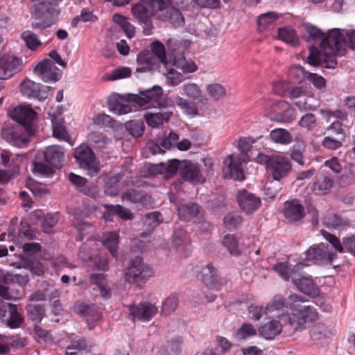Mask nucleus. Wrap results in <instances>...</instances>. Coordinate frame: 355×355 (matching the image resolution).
<instances>
[{
	"mask_svg": "<svg viewBox=\"0 0 355 355\" xmlns=\"http://www.w3.org/2000/svg\"><path fill=\"white\" fill-rule=\"evenodd\" d=\"M345 41L340 29L333 28L328 32L320 44V49L309 47L308 63L312 66L322 65L335 69L337 66L336 55L342 56L345 52Z\"/></svg>",
	"mask_w": 355,
	"mask_h": 355,
	"instance_id": "nucleus-1",
	"label": "nucleus"
},
{
	"mask_svg": "<svg viewBox=\"0 0 355 355\" xmlns=\"http://www.w3.org/2000/svg\"><path fill=\"white\" fill-rule=\"evenodd\" d=\"M304 302V297L297 294L291 295L288 297V304L292 311L288 316V322L295 330H300L306 322L318 318L317 311L313 307L299 304Z\"/></svg>",
	"mask_w": 355,
	"mask_h": 355,
	"instance_id": "nucleus-2",
	"label": "nucleus"
},
{
	"mask_svg": "<svg viewBox=\"0 0 355 355\" xmlns=\"http://www.w3.org/2000/svg\"><path fill=\"white\" fill-rule=\"evenodd\" d=\"M9 116L17 121L29 134H35L37 119V112L28 105H21L9 112Z\"/></svg>",
	"mask_w": 355,
	"mask_h": 355,
	"instance_id": "nucleus-3",
	"label": "nucleus"
},
{
	"mask_svg": "<svg viewBox=\"0 0 355 355\" xmlns=\"http://www.w3.org/2000/svg\"><path fill=\"white\" fill-rule=\"evenodd\" d=\"M40 7L37 10L43 13L38 21L35 22L33 26L35 28L44 29L50 27L56 21L59 14L57 5L61 0H33Z\"/></svg>",
	"mask_w": 355,
	"mask_h": 355,
	"instance_id": "nucleus-4",
	"label": "nucleus"
},
{
	"mask_svg": "<svg viewBox=\"0 0 355 355\" xmlns=\"http://www.w3.org/2000/svg\"><path fill=\"white\" fill-rule=\"evenodd\" d=\"M74 157L89 175L94 176L100 171L99 162L88 146L81 144L78 146L74 151Z\"/></svg>",
	"mask_w": 355,
	"mask_h": 355,
	"instance_id": "nucleus-5",
	"label": "nucleus"
},
{
	"mask_svg": "<svg viewBox=\"0 0 355 355\" xmlns=\"http://www.w3.org/2000/svg\"><path fill=\"white\" fill-rule=\"evenodd\" d=\"M163 96V89L159 85L139 91L137 94H130L129 101L136 105L148 109L155 107L157 101Z\"/></svg>",
	"mask_w": 355,
	"mask_h": 355,
	"instance_id": "nucleus-6",
	"label": "nucleus"
},
{
	"mask_svg": "<svg viewBox=\"0 0 355 355\" xmlns=\"http://www.w3.org/2000/svg\"><path fill=\"white\" fill-rule=\"evenodd\" d=\"M248 161V159L237 154L228 155L224 160V175L235 180H243L245 179L244 164Z\"/></svg>",
	"mask_w": 355,
	"mask_h": 355,
	"instance_id": "nucleus-7",
	"label": "nucleus"
},
{
	"mask_svg": "<svg viewBox=\"0 0 355 355\" xmlns=\"http://www.w3.org/2000/svg\"><path fill=\"white\" fill-rule=\"evenodd\" d=\"M292 171V164L288 157L279 155L271 156L268 173L274 180L279 182L286 178Z\"/></svg>",
	"mask_w": 355,
	"mask_h": 355,
	"instance_id": "nucleus-8",
	"label": "nucleus"
},
{
	"mask_svg": "<svg viewBox=\"0 0 355 355\" xmlns=\"http://www.w3.org/2000/svg\"><path fill=\"white\" fill-rule=\"evenodd\" d=\"M34 134H29L21 125L8 126L3 128L2 137L12 145L22 148L29 141V138Z\"/></svg>",
	"mask_w": 355,
	"mask_h": 355,
	"instance_id": "nucleus-9",
	"label": "nucleus"
},
{
	"mask_svg": "<svg viewBox=\"0 0 355 355\" xmlns=\"http://www.w3.org/2000/svg\"><path fill=\"white\" fill-rule=\"evenodd\" d=\"M152 275V269L139 258L134 259L125 272V281L129 283L134 282L139 279H145Z\"/></svg>",
	"mask_w": 355,
	"mask_h": 355,
	"instance_id": "nucleus-10",
	"label": "nucleus"
},
{
	"mask_svg": "<svg viewBox=\"0 0 355 355\" xmlns=\"http://www.w3.org/2000/svg\"><path fill=\"white\" fill-rule=\"evenodd\" d=\"M23 67V62L18 58L6 54L0 58V79L6 80L19 73Z\"/></svg>",
	"mask_w": 355,
	"mask_h": 355,
	"instance_id": "nucleus-11",
	"label": "nucleus"
},
{
	"mask_svg": "<svg viewBox=\"0 0 355 355\" xmlns=\"http://www.w3.org/2000/svg\"><path fill=\"white\" fill-rule=\"evenodd\" d=\"M34 72L44 83L56 82L61 76L59 69L48 59L40 62L34 68Z\"/></svg>",
	"mask_w": 355,
	"mask_h": 355,
	"instance_id": "nucleus-12",
	"label": "nucleus"
},
{
	"mask_svg": "<svg viewBox=\"0 0 355 355\" xmlns=\"http://www.w3.org/2000/svg\"><path fill=\"white\" fill-rule=\"evenodd\" d=\"M336 257V253L331 251L329 245L323 243L311 246L306 252L308 260L320 261L330 264Z\"/></svg>",
	"mask_w": 355,
	"mask_h": 355,
	"instance_id": "nucleus-13",
	"label": "nucleus"
},
{
	"mask_svg": "<svg viewBox=\"0 0 355 355\" xmlns=\"http://www.w3.org/2000/svg\"><path fill=\"white\" fill-rule=\"evenodd\" d=\"M292 282L300 291L306 295L314 297L319 295V288L309 275L294 273L292 276Z\"/></svg>",
	"mask_w": 355,
	"mask_h": 355,
	"instance_id": "nucleus-14",
	"label": "nucleus"
},
{
	"mask_svg": "<svg viewBox=\"0 0 355 355\" xmlns=\"http://www.w3.org/2000/svg\"><path fill=\"white\" fill-rule=\"evenodd\" d=\"M180 174L183 179L191 182L193 184L203 183L205 181L199 166L189 160L182 162Z\"/></svg>",
	"mask_w": 355,
	"mask_h": 355,
	"instance_id": "nucleus-15",
	"label": "nucleus"
},
{
	"mask_svg": "<svg viewBox=\"0 0 355 355\" xmlns=\"http://www.w3.org/2000/svg\"><path fill=\"white\" fill-rule=\"evenodd\" d=\"M148 5L146 3H138L132 6V11L134 17L144 25V28L146 31V34L150 33L153 29L151 17L153 14L148 8Z\"/></svg>",
	"mask_w": 355,
	"mask_h": 355,
	"instance_id": "nucleus-16",
	"label": "nucleus"
},
{
	"mask_svg": "<svg viewBox=\"0 0 355 355\" xmlns=\"http://www.w3.org/2000/svg\"><path fill=\"white\" fill-rule=\"evenodd\" d=\"M129 309L133 320L141 321L150 320L158 311L156 306L149 302L140 303L137 306L130 305Z\"/></svg>",
	"mask_w": 355,
	"mask_h": 355,
	"instance_id": "nucleus-17",
	"label": "nucleus"
},
{
	"mask_svg": "<svg viewBox=\"0 0 355 355\" xmlns=\"http://www.w3.org/2000/svg\"><path fill=\"white\" fill-rule=\"evenodd\" d=\"M283 213L284 217L290 222L300 221L305 215L304 206L297 199L286 201Z\"/></svg>",
	"mask_w": 355,
	"mask_h": 355,
	"instance_id": "nucleus-18",
	"label": "nucleus"
},
{
	"mask_svg": "<svg viewBox=\"0 0 355 355\" xmlns=\"http://www.w3.org/2000/svg\"><path fill=\"white\" fill-rule=\"evenodd\" d=\"M237 201L242 210L248 214L254 212L261 205L259 198L244 190L239 192Z\"/></svg>",
	"mask_w": 355,
	"mask_h": 355,
	"instance_id": "nucleus-19",
	"label": "nucleus"
},
{
	"mask_svg": "<svg viewBox=\"0 0 355 355\" xmlns=\"http://www.w3.org/2000/svg\"><path fill=\"white\" fill-rule=\"evenodd\" d=\"M21 93L28 98H35L40 101L47 98V93L41 89V85L30 79H25L20 84Z\"/></svg>",
	"mask_w": 355,
	"mask_h": 355,
	"instance_id": "nucleus-20",
	"label": "nucleus"
},
{
	"mask_svg": "<svg viewBox=\"0 0 355 355\" xmlns=\"http://www.w3.org/2000/svg\"><path fill=\"white\" fill-rule=\"evenodd\" d=\"M156 59L153 53L149 51L140 52L137 57L136 73L150 72L157 67Z\"/></svg>",
	"mask_w": 355,
	"mask_h": 355,
	"instance_id": "nucleus-21",
	"label": "nucleus"
},
{
	"mask_svg": "<svg viewBox=\"0 0 355 355\" xmlns=\"http://www.w3.org/2000/svg\"><path fill=\"white\" fill-rule=\"evenodd\" d=\"M46 161L53 166L60 167L64 160V151L60 146L53 145L46 148L44 152Z\"/></svg>",
	"mask_w": 355,
	"mask_h": 355,
	"instance_id": "nucleus-22",
	"label": "nucleus"
},
{
	"mask_svg": "<svg viewBox=\"0 0 355 355\" xmlns=\"http://www.w3.org/2000/svg\"><path fill=\"white\" fill-rule=\"evenodd\" d=\"M282 327L279 321L273 320L259 327L260 336L266 340H272L282 332Z\"/></svg>",
	"mask_w": 355,
	"mask_h": 355,
	"instance_id": "nucleus-23",
	"label": "nucleus"
},
{
	"mask_svg": "<svg viewBox=\"0 0 355 355\" xmlns=\"http://www.w3.org/2000/svg\"><path fill=\"white\" fill-rule=\"evenodd\" d=\"M333 181L325 175H318L315 177L314 182L311 185V190L316 194L322 195L327 193L333 186Z\"/></svg>",
	"mask_w": 355,
	"mask_h": 355,
	"instance_id": "nucleus-24",
	"label": "nucleus"
},
{
	"mask_svg": "<svg viewBox=\"0 0 355 355\" xmlns=\"http://www.w3.org/2000/svg\"><path fill=\"white\" fill-rule=\"evenodd\" d=\"M172 114V111L157 113L148 112L144 114V119L148 125L152 128H157L164 122L168 121Z\"/></svg>",
	"mask_w": 355,
	"mask_h": 355,
	"instance_id": "nucleus-25",
	"label": "nucleus"
},
{
	"mask_svg": "<svg viewBox=\"0 0 355 355\" xmlns=\"http://www.w3.org/2000/svg\"><path fill=\"white\" fill-rule=\"evenodd\" d=\"M200 279L207 286H214L217 280L216 269L211 263L202 266L200 270Z\"/></svg>",
	"mask_w": 355,
	"mask_h": 355,
	"instance_id": "nucleus-26",
	"label": "nucleus"
},
{
	"mask_svg": "<svg viewBox=\"0 0 355 355\" xmlns=\"http://www.w3.org/2000/svg\"><path fill=\"white\" fill-rule=\"evenodd\" d=\"M301 264H297L292 266L288 262H279L276 263L273 268L285 281H288L294 273H297V270L300 268Z\"/></svg>",
	"mask_w": 355,
	"mask_h": 355,
	"instance_id": "nucleus-27",
	"label": "nucleus"
},
{
	"mask_svg": "<svg viewBox=\"0 0 355 355\" xmlns=\"http://www.w3.org/2000/svg\"><path fill=\"white\" fill-rule=\"evenodd\" d=\"M92 284L96 285L100 291L101 296L103 299H108L111 297V290L107 286V281L102 274H92L89 276Z\"/></svg>",
	"mask_w": 355,
	"mask_h": 355,
	"instance_id": "nucleus-28",
	"label": "nucleus"
},
{
	"mask_svg": "<svg viewBox=\"0 0 355 355\" xmlns=\"http://www.w3.org/2000/svg\"><path fill=\"white\" fill-rule=\"evenodd\" d=\"M178 214L184 220H191L197 216L199 213V207L196 203H188L178 207Z\"/></svg>",
	"mask_w": 355,
	"mask_h": 355,
	"instance_id": "nucleus-29",
	"label": "nucleus"
},
{
	"mask_svg": "<svg viewBox=\"0 0 355 355\" xmlns=\"http://www.w3.org/2000/svg\"><path fill=\"white\" fill-rule=\"evenodd\" d=\"M89 144L96 150H101L105 148L108 144L109 139L101 132L93 131L87 136Z\"/></svg>",
	"mask_w": 355,
	"mask_h": 355,
	"instance_id": "nucleus-30",
	"label": "nucleus"
},
{
	"mask_svg": "<svg viewBox=\"0 0 355 355\" xmlns=\"http://www.w3.org/2000/svg\"><path fill=\"white\" fill-rule=\"evenodd\" d=\"M270 139L272 142L282 145H288L293 141L291 133L284 128H275L271 130Z\"/></svg>",
	"mask_w": 355,
	"mask_h": 355,
	"instance_id": "nucleus-31",
	"label": "nucleus"
},
{
	"mask_svg": "<svg viewBox=\"0 0 355 355\" xmlns=\"http://www.w3.org/2000/svg\"><path fill=\"white\" fill-rule=\"evenodd\" d=\"M287 306L285 305L284 299L280 295H276L274 297L271 303L266 306L265 313L267 311L274 312L277 311L281 313L274 314L272 316H276L281 318L282 316L284 315L285 312L287 311Z\"/></svg>",
	"mask_w": 355,
	"mask_h": 355,
	"instance_id": "nucleus-32",
	"label": "nucleus"
},
{
	"mask_svg": "<svg viewBox=\"0 0 355 355\" xmlns=\"http://www.w3.org/2000/svg\"><path fill=\"white\" fill-rule=\"evenodd\" d=\"M294 72H300L303 75V77L311 82L314 87L318 89H322L325 87L326 81L323 77L318 75L317 73H313L308 72L304 70L302 67H297L294 70Z\"/></svg>",
	"mask_w": 355,
	"mask_h": 355,
	"instance_id": "nucleus-33",
	"label": "nucleus"
},
{
	"mask_svg": "<svg viewBox=\"0 0 355 355\" xmlns=\"http://www.w3.org/2000/svg\"><path fill=\"white\" fill-rule=\"evenodd\" d=\"M182 165V162H179L177 159H171L169 160L167 164L164 163H160L159 164L155 165V169L158 172L162 173L163 171H165L166 173V178L173 175L176 173L178 169L180 170V166Z\"/></svg>",
	"mask_w": 355,
	"mask_h": 355,
	"instance_id": "nucleus-34",
	"label": "nucleus"
},
{
	"mask_svg": "<svg viewBox=\"0 0 355 355\" xmlns=\"http://www.w3.org/2000/svg\"><path fill=\"white\" fill-rule=\"evenodd\" d=\"M103 244L106 246L112 255L117 256V247L119 243V235L116 232H107L102 239Z\"/></svg>",
	"mask_w": 355,
	"mask_h": 355,
	"instance_id": "nucleus-35",
	"label": "nucleus"
},
{
	"mask_svg": "<svg viewBox=\"0 0 355 355\" xmlns=\"http://www.w3.org/2000/svg\"><path fill=\"white\" fill-rule=\"evenodd\" d=\"M165 18L173 27H181L184 24V18L181 12L175 8L166 10Z\"/></svg>",
	"mask_w": 355,
	"mask_h": 355,
	"instance_id": "nucleus-36",
	"label": "nucleus"
},
{
	"mask_svg": "<svg viewBox=\"0 0 355 355\" xmlns=\"http://www.w3.org/2000/svg\"><path fill=\"white\" fill-rule=\"evenodd\" d=\"M176 105L183 111L184 113L191 116L198 114V110L196 105L189 100L180 96L175 98Z\"/></svg>",
	"mask_w": 355,
	"mask_h": 355,
	"instance_id": "nucleus-37",
	"label": "nucleus"
},
{
	"mask_svg": "<svg viewBox=\"0 0 355 355\" xmlns=\"http://www.w3.org/2000/svg\"><path fill=\"white\" fill-rule=\"evenodd\" d=\"M9 318L7 319V324L12 329L18 328L24 322V318L17 311L15 304H9Z\"/></svg>",
	"mask_w": 355,
	"mask_h": 355,
	"instance_id": "nucleus-38",
	"label": "nucleus"
},
{
	"mask_svg": "<svg viewBox=\"0 0 355 355\" xmlns=\"http://www.w3.org/2000/svg\"><path fill=\"white\" fill-rule=\"evenodd\" d=\"M277 19V14L275 12L263 13L257 18V26L259 32H263L272 25Z\"/></svg>",
	"mask_w": 355,
	"mask_h": 355,
	"instance_id": "nucleus-39",
	"label": "nucleus"
},
{
	"mask_svg": "<svg viewBox=\"0 0 355 355\" xmlns=\"http://www.w3.org/2000/svg\"><path fill=\"white\" fill-rule=\"evenodd\" d=\"M279 38L292 46L298 44V38L294 29L291 27L279 28Z\"/></svg>",
	"mask_w": 355,
	"mask_h": 355,
	"instance_id": "nucleus-40",
	"label": "nucleus"
},
{
	"mask_svg": "<svg viewBox=\"0 0 355 355\" xmlns=\"http://www.w3.org/2000/svg\"><path fill=\"white\" fill-rule=\"evenodd\" d=\"M73 311L75 313L85 317L88 311L94 312L95 313L94 319L101 317V313L94 304H87L81 301H78L74 304Z\"/></svg>",
	"mask_w": 355,
	"mask_h": 355,
	"instance_id": "nucleus-41",
	"label": "nucleus"
},
{
	"mask_svg": "<svg viewBox=\"0 0 355 355\" xmlns=\"http://www.w3.org/2000/svg\"><path fill=\"white\" fill-rule=\"evenodd\" d=\"M150 53H153V56L157 58L156 62L157 64L160 62L164 66L167 65L165 48L160 42L156 41L151 44V51Z\"/></svg>",
	"mask_w": 355,
	"mask_h": 355,
	"instance_id": "nucleus-42",
	"label": "nucleus"
},
{
	"mask_svg": "<svg viewBox=\"0 0 355 355\" xmlns=\"http://www.w3.org/2000/svg\"><path fill=\"white\" fill-rule=\"evenodd\" d=\"M165 71L162 73L166 76V82L170 86H175L183 80V76L181 73L172 68H168L166 65L164 66Z\"/></svg>",
	"mask_w": 355,
	"mask_h": 355,
	"instance_id": "nucleus-43",
	"label": "nucleus"
},
{
	"mask_svg": "<svg viewBox=\"0 0 355 355\" xmlns=\"http://www.w3.org/2000/svg\"><path fill=\"white\" fill-rule=\"evenodd\" d=\"M21 38L25 42L28 48L32 51L37 50L42 45V42L37 35L31 31L23 32L21 33Z\"/></svg>",
	"mask_w": 355,
	"mask_h": 355,
	"instance_id": "nucleus-44",
	"label": "nucleus"
},
{
	"mask_svg": "<svg viewBox=\"0 0 355 355\" xmlns=\"http://www.w3.org/2000/svg\"><path fill=\"white\" fill-rule=\"evenodd\" d=\"M222 243L231 254L239 255L241 253L238 241L234 234L225 235L223 237Z\"/></svg>",
	"mask_w": 355,
	"mask_h": 355,
	"instance_id": "nucleus-45",
	"label": "nucleus"
},
{
	"mask_svg": "<svg viewBox=\"0 0 355 355\" xmlns=\"http://www.w3.org/2000/svg\"><path fill=\"white\" fill-rule=\"evenodd\" d=\"M311 337L315 344H324L327 338L326 328L323 325L313 326L311 330Z\"/></svg>",
	"mask_w": 355,
	"mask_h": 355,
	"instance_id": "nucleus-46",
	"label": "nucleus"
},
{
	"mask_svg": "<svg viewBox=\"0 0 355 355\" xmlns=\"http://www.w3.org/2000/svg\"><path fill=\"white\" fill-rule=\"evenodd\" d=\"M51 123L53 137L60 140L69 141L70 137L62 125L63 121H55V119H53V122Z\"/></svg>",
	"mask_w": 355,
	"mask_h": 355,
	"instance_id": "nucleus-47",
	"label": "nucleus"
},
{
	"mask_svg": "<svg viewBox=\"0 0 355 355\" xmlns=\"http://www.w3.org/2000/svg\"><path fill=\"white\" fill-rule=\"evenodd\" d=\"M184 94L192 100H198L202 96V92L198 85L194 83H187L183 85Z\"/></svg>",
	"mask_w": 355,
	"mask_h": 355,
	"instance_id": "nucleus-48",
	"label": "nucleus"
},
{
	"mask_svg": "<svg viewBox=\"0 0 355 355\" xmlns=\"http://www.w3.org/2000/svg\"><path fill=\"white\" fill-rule=\"evenodd\" d=\"M179 304V300L176 295L171 294L162 304L161 313L164 315H168L174 311Z\"/></svg>",
	"mask_w": 355,
	"mask_h": 355,
	"instance_id": "nucleus-49",
	"label": "nucleus"
},
{
	"mask_svg": "<svg viewBox=\"0 0 355 355\" xmlns=\"http://www.w3.org/2000/svg\"><path fill=\"white\" fill-rule=\"evenodd\" d=\"M355 182V166L349 165L346 167L344 173L340 178V184L342 187H347Z\"/></svg>",
	"mask_w": 355,
	"mask_h": 355,
	"instance_id": "nucleus-50",
	"label": "nucleus"
},
{
	"mask_svg": "<svg viewBox=\"0 0 355 355\" xmlns=\"http://www.w3.org/2000/svg\"><path fill=\"white\" fill-rule=\"evenodd\" d=\"M254 142V140L251 137L240 138L237 143V148L240 152V153L238 155L249 159L248 153L251 149L252 145Z\"/></svg>",
	"mask_w": 355,
	"mask_h": 355,
	"instance_id": "nucleus-51",
	"label": "nucleus"
},
{
	"mask_svg": "<svg viewBox=\"0 0 355 355\" xmlns=\"http://www.w3.org/2000/svg\"><path fill=\"white\" fill-rule=\"evenodd\" d=\"M321 235L331 245L336 252L343 253L344 252L343 242L341 243L338 237L324 230L320 231Z\"/></svg>",
	"mask_w": 355,
	"mask_h": 355,
	"instance_id": "nucleus-52",
	"label": "nucleus"
},
{
	"mask_svg": "<svg viewBox=\"0 0 355 355\" xmlns=\"http://www.w3.org/2000/svg\"><path fill=\"white\" fill-rule=\"evenodd\" d=\"M243 221L242 216L235 212L227 214L223 219L225 226L230 230L236 228Z\"/></svg>",
	"mask_w": 355,
	"mask_h": 355,
	"instance_id": "nucleus-53",
	"label": "nucleus"
},
{
	"mask_svg": "<svg viewBox=\"0 0 355 355\" xmlns=\"http://www.w3.org/2000/svg\"><path fill=\"white\" fill-rule=\"evenodd\" d=\"M207 92L209 96L214 100H219L225 95V89L218 83H213L207 85Z\"/></svg>",
	"mask_w": 355,
	"mask_h": 355,
	"instance_id": "nucleus-54",
	"label": "nucleus"
},
{
	"mask_svg": "<svg viewBox=\"0 0 355 355\" xmlns=\"http://www.w3.org/2000/svg\"><path fill=\"white\" fill-rule=\"evenodd\" d=\"M28 313L32 320L41 321L44 315V306L28 304L26 306Z\"/></svg>",
	"mask_w": 355,
	"mask_h": 355,
	"instance_id": "nucleus-55",
	"label": "nucleus"
},
{
	"mask_svg": "<svg viewBox=\"0 0 355 355\" xmlns=\"http://www.w3.org/2000/svg\"><path fill=\"white\" fill-rule=\"evenodd\" d=\"M145 3L151 8L153 15L158 11L167 9L171 4L170 0H145Z\"/></svg>",
	"mask_w": 355,
	"mask_h": 355,
	"instance_id": "nucleus-56",
	"label": "nucleus"
},
{
	"mask_svg": "<svg viewBox=\"0 0 355 355\" xmlns=\"http://www.w3.org/2000/svg\"><path fill=\"white\" fill-rule=\"evenodd\" d=\"M322 32L317 27L307 24L305 26V33L304 35V38L308 41H315L318 39H320L322 37Z\"/></svg>",
	"mask_w": 355,
	"mask_h": 355,
	"instance_id": "nucleus-57",
	"label": "nucleus"
},
{
	"mask_svg": "<svg viewBox=\"0 0 355 355\" xmlns=\"http://www.w3.org/2000/svg\"><path fill=\"white\" fill-rule=\"evenodd\" d=\"M173 64L186 73H193L197 70L196 64L191 60H187L184 58L174 60Z\"/></svg>",
	"mask_w": 355,
	"mask_h": 355,
	"instance_id": "nucleus-58",
	"label": "nucleus"
},
{
	"mask_svg": "<svg viewBox=\"0 0 355 355\" xmlns=\"http://www.w3.org/2000/svg\"><path fill=\"white\" fill-rule=\"evenodd\" d=\"M323 223L329 229H337L344 224L343 220L334 214H327L323 220Z\"/></svg>",
	"mask_w": 355,
	"mask_h": 355,
	"instance_id": "nucleus-59",
	"label": "nucleus"
},
{
	"mask_svg": "<svg viewBox=\"0 0 355 355\" xmlns=\"http://www.w3.org/2000/svg\"><path fill=\"white\" fill-rule=\"evenodd\" d=\"M256 334L257 330L251 324L245 323L237 330L236 336L239 340H243Z\"/></svg>",
	"mask_w": 355,
	"mask_h": 355,
	"instance_id": "nucleus-60",
	"label": "nucleus"
},
{
	"mask_svg": "<svg viewBox=\"0 0 355 355\" xmlns=\"http://www.w3.org/2000/svg\"><path fill=\"white\" fill-rule=\"evenodd\" d=\"M162 220V215L160 213L153 211L145 216L144 223L148 227V228L153 230L161 223Z\"/></svg>",
	"mask_w": 355,
	"mask_h": 355,
	"instance_id": "nucleus-61",
	"label": "nucleus"
},
{
	"mask_svg": "<svg viewBox=\"0 0 355 355\" xmlns=\"http://www.w3.org/2000/svg\"><path fill=\"white\" fill-rule=\"evenodd\" d=\"M125 127L130 134L135 137H139L144 132V123L142 121H130L126 123Z\"/></svg>",
	"mask_w": 355,
	"mask_h": 355,
	"instance_id": "nucleus-62",
	"label": "nucleus"
},
{
	"mask_svg": "<svg viewBox=\"0 0 355 355\" xmlns=\"http://www.w3.org/2000/svg\"><path fill=\"white\" fill-rule=\"evenodd\" d=\"M105 207L110 208V211L116 214L124 220H131L132 218V214L130 211L121 205H105Z\"/></svg>",
	"mask_w": 355,
	"mask_h": 355,
	"instance_id": "nucleus-63",
	"label": "nucleus"
},
{
	"mask_svg": "<svg viewBox=\"0 0 355 355\" xmlns=\"http://www.w3.org/2000/svg\"><path fill=\"white\" fill-rule=\"evenodd\" d=\"M299 125L309 130L313 129L316 125L315 115L311 113L304 114L300 120Z\"/></svg>",
	"mask_w": 355,
	"mask_h": 355,
	"instance_id": "nucleus-64",
	"label": "nucleus"
}]
</instances>
